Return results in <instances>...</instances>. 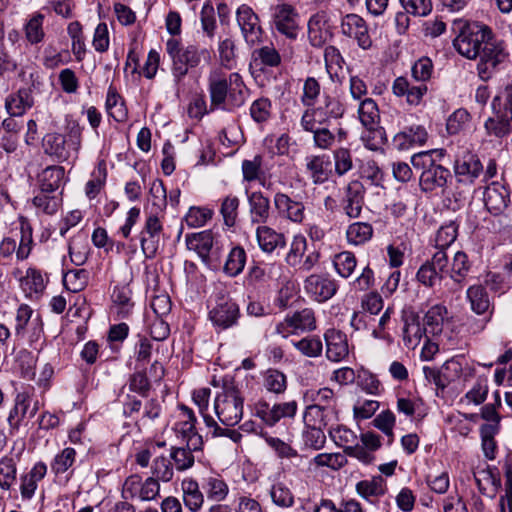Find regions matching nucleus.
<instances>
[{
    "label": "nucleus",
    "instance_id": "13d9d810",
    "mask_svg": "<svg viewBox=\"0 0 512 512\" xmlns=\"http://www.w3.org/2000/svg\"><path fill=\"white\" fill-rule=\"evenodd\" d=\"M201 449H191L187 445L185 447H172L170 456L173 459L176 469L184 471L191 468L194 464V451Z\"/></svg>",
    "mask_w": 512,
    "mask_h": 512
},
{
    "label": "nucleus",
    "instance_id": "5fc2aeb1",
    "mask_svg": "<svg viewBox=\"0 0 512 512\" xmlns=\"http://www.w3.org/2000/svg\"><path fill=\"white\" fill-rule=\"evenodd\" d=\"M89 273L85 269H74L68 271L63 277V283L67 290L80 292L88 284Z\"/></svg>",
    "mask_w": 512,
    "mask_h": 512
},
{
    "label": "nucleus",
    "instance_id": "680f3d73",
    "mask_svg": "<svg viewBox=\"0 0 512 512\" xmlns=\"http://www.w3.org/2000/svg\"><path fill=\"white\" fill-rule=\"evenodd\" d=\"M293 346L306 357H318L323 350L322 341L317 336H307L293 342Z\"/></svg>",
    "mask_w": 512,
    "mask_h": 512
},
{
    "label": "nucleus",
    "instance_id": "a18cd8bd",
    "mask_svg": "<svg viewBox=\"0 0 512 512\" xmlns=\"http://www.w3.org/2000/svg\"><path fill=\"white\" fill-rule=\"evenodd\" d=\"M44 19L45 17L43 14L36 13L25 24V38L31 45H35L43 41L45 37L43 29Z\"/></svg>",
    "mask_w": 512,
    "mask_h": 512
},
{
    "label": "nucleus",
    "instance_id": "a211bd4d",
    "mask_svg": "<svg viewBox=\"0 0 512 512\" xmlns=\"http://www.w3.org/2000/svg\"><path fill=\"white\" fill-rule=\"evenodd\" d=\"M240 316L238 305L232 300L222 299L212 309L208 317L212 324L219 329L225 330L234 326Z\"/></svg>",
    "mask_w": 512,
    "mask_h": 512
},
{
    "label": "nucleus",
    "instance_id": "f257e3e1",
    "mask_svg": "<svg viewBox=\"0 0 512 512\" xmlns=\"http://www.w3.org/2000/svg\"><path fill=\"white\" fill-rule=\"evenodd\" d=\"M208 91L210 105L204 95L196 96L189 105L190 117L200 119L205 114L215 110L234 111L244 105L247 97V87L239 73L228 76L220 68H214L208 75Z\"/></svg>",
    "mask_w": 512,
    "mask_h": 512
},
{
    "label": "nucleus",
    "instance_id": "c03bdc74",
    "mask_svg": "<svg viewBox=\"0 0 512 512\" xmlns=\"http://www.w3.org/2000/svg\"><path fill=\"white\" fill-rule=\"evenodd\" d=\"M63 178L64 169L62 167H47L40 178V191L53 194L60 187Z\"/></svg>",
    "mask_w": 512,
    "mask_h": 512
},
{
    "label": "nucleus",
    "instance_id": "0e129e2a",
    "mask_svg": "<svg viewBox=\"0 0 512 512\" xmlns=\"http://www.w3.org/2000/svg\"><path fill=\"white\" fill-rule=\"evenodd\" d=\"M458 227L454 222L441 226L435 237V245L438 250H444L454 243L457 238Z\"/></svg>",
    "mask_w": 512,
    "mask_h": 512
},
{
    "label": "nucleus",
    "instance_id": "473e14b6",
    "mask_svg": "<svg viewBox=\"0 0 512 512\" xmlns=\"http://www.w3.org/2000/svg\"><path fill=\"white\" fill-rule=\"evenodd\" d=\"M282 275V265L276 262L257 263L253 265L248 273L249 280L255 283L276 281Z\"/></svg>",
    "mask_w": 512,
    "mask_h": 512
},
{
    "label": "nucleus",
    "instance_id": "6e6552de",
    "mask_svg": "<svg viewBox=\"0 0 512 512\" xmlns=\"http://www.w3.org/2000/svg\"><path fill=\"white\" fill-rule=\"evenodd\" d=\"M329 434L336 445L343 448L346 455L354 457L364 464H370L374 460V455L363 448L354 431L346 426L338 425L329 429Z\"/></svg>",
    "mask_w": 512,
    "mask_h": 512
},
{
    "label": "nucleus",
    "instance_id": "58836bf2",
    "mask_svg": "<svg viewBox=\"0 0 512 512\" xmlns=\"http://www.w3.org/2000/svg\"><path fill=\"white\" fill-rule=\"evenodd\" d=\"M329 164L325 156H311L306 159V169L315 184L324 183L328 179Z\"/></svg>",
    "mask_w": 512,
    "mask_h": 512
},
{
    "label": "nucleus",
    "instance_id": "69168bd1",
    "mask_svg": "<svg viewBox=\"0 0 512 512\" xmlns=\"http://www.w3.org/2000/svg\"><path fill=\"white\" fill-rule=\"evenodd\" d=\"M323 18L322 15L316 14L308 22V37L311 45L314 47L322 46L327 39V32H323L321 29Z\"/></svg>",
    "mask_w": 512,
    "mask_h": 512
},
{
    "label": "nucleus",
    "instance_id": "052dcab7",
    "mask_svg": "<svg viewBox=\"0 0 512 512\" xmlns=\"http://www.w3.org/2000/svg\"><path fill=\"white\" fill-rule=\"evenodd\" d=\"M17 468L14 460L10 457L0 459V487L9 490L16 481Z\"/></svg>",
    "mask_w": 512,
    "mask_h": 512
},
{
    "label": "nucleus",
    "instance_id": "338daca9",
    "mask_svg": "<svg viewBox=\"0 0 512 512\" xmlns=\"http://www.w3.org/2000/svg\"><path fill=\"white\" fill-rule=\"evenodd\" d=\"M366 148L377 151L386 141V135L384 128L380 127L379 124L373 128H366V131L361 136Z\"/></svg>",
    "mask_w": 512,
    "mask_h": 512
},
{
    "label": "nucleus",
    "instance_id": "4468645a",
    "mask_svg": "<svg viewBox=\"0 0 512 512\" xmlns=\"http://www.w3.org/2000/svg\"><path fill=\"white\" fill-rule=\"evenodd\" d=\"M341 33L354 39L358 46L364 50L371 48L372 39L366 21L359 15L350 13L342 17L340 23Z\"/></svg>",
    "mask_w": 512,
    "mask_h": 512
},
{
    "label": "nucleus",
    "instance_id": "7ed1b4c3",
    "mask_svg": "<svg viewBox=\"0 0 512 512\" xmlns=\"http://www.w3.org/2000/svg\"><path fill=\"white\" fill-rule=\"evenodd\" d=\"M455 38L453 39L454 49L468 60H476L480 55L481 48L492 28L479 21H466L457 19L452 25Z\"/></svg>",
    "mask_w": 512,
    "mask_h": 512
},
{
    "label": "nucleus",
    "instance_id": "c9c22d12",
    "mask_svg": "<svg viewBox=\"0 0 512 512\" xmlns=\"http://www.w3.org/2000/svg\"><path fill=\"white\" fill-rule=\"evenodd\" d=\"M246 251L241 246H234L227 255L223 271L230 277L238 276L246 264Z\"/></svg>",
    "mask_w": 512,
    "mask_h": 512
},
{
    "label": "nucleus",
    "instance_id": "6ab92c4d",
    "mask_svg": "<svg viewBox=\"0 0 512 512\" xmlns=\"http://www.w3.org/2000/svg\"><path fill=\"white\" fill-rule=\"evenodd\" d=\"M402 338L405 347L415 349L425 337L426 328L420 323V317L413 310H404L402 313Z\"/></svg>",
    "mask_w": 512,
    "mask_h": 512
},
{
    "label": "nucleus",
    "instance_id": "4d7b16f0",
    "mask_svg": "<svg viewBox=\"0 0 512 512\" xmlns=\"http://www.w3.org/2000/svg\"><path fill=\"white\" fill-rule=\"evenodd\" d=\"M149 193L152 199L153 213H163L167 206V192L164 183L160 179H155L151 183Z\"/></svg>",
    "mask_w": 512,
    "mask_h": 512
},
{
    "label": "nucleus",
    "instance_id": "a19ab883",
    "mask_svg": "<svg viewBox=\"0 0 512 512\" xmlns=\"http://www.w3.org/2000/svg\"><path fill=\"white\" fill-rule=\"evenodd\" d=\"M21 288L30 298L41 294L45 289V281L40 271L29 268L21 279Z\"/></svg>",
    "mask_w": 512,
    "mask_h": 512
},
{
    "label": "nucleus",
    "instance_id": "3c124183",
    "mask_svg": "<svg viewBox=\"0 0 512 512\" xmlns=\"http://www.w3.org/2000/svg\"><path fill=\"white\" fill-rule=\"evenodd\" d=\"M240 200L235 195H227L221 203L220 214L227 227L235 226L239 214Z\"/></svg>",
    "mask_w": 512,
    "mask_h": 512
},
{
    "label": "nucleus",
    "instance_id": "cd10ccee",
    "mask_svg": "<svg viewBox=\"0 0 512 512\" xmlns=\"http://www.w3.org/2000/svg\"><path fill=\"white\" fill-rule=\"evenodd\" d=\"M250 219L253 224H264L270 217V200L262 192L255 191L248 196Z\"/></svg>",
    "mask_w": 512,
    "mask_h": 512
},
{
    "label": "nucleus",
    "instance_id": "bf43d9fd",
    "mask_svg": "<svg viewBox=\"0 0 512 512\" xmlns=\"http://www.w3.org/2000/svg\"><path fill=\"white\" fill-rule=\"evenodd\" d=\"M20 232L21 238L16 255L19 260H24L29 256L33 244L32 227L25 219L20 221Z\"/></svg>",
    "mask_w": 512,
    "mask_h": 512
},
{
    "label": "nucleus",
    "instance_id": "864d4df0",
    "mask_svg": "<svg viewBox=\"0 0 512 512\" xmlns=\"http://www.w3.org/2000/svg\"><path fill=\"white\" fill-rule=\"evenodd\" d=\"M61 198L52 193L40 191L33 198V205L41 212L47 215H53L57 212L61 205Z\"/></svg>",
    "mask_w": 512,
    "mask_h": 512
},
{
    "label": "nucleus",
    "instance_id": "2f4dec72",
    "mask_svg": "<svg viewBox=\"0 0 512 512\" xmlns=\"http://www.w3.org/2000/svg\"><path fill=\"white\" fill-rule=\"evenodd\" d=\"M32 402V392L30 390H24L16 394L14 406L8 416V422L11 427L18 428L20 422L25 417H29Z\"/></svg>",
    "mask_w": 512,
    "mask_h": 512
},
{
    "label": "nucleus",
    "instance_id": "dca6fc26",
    "mask_svg": "<svg viewBox=\"0 0 512 512\" xmlns=\"http://www.w3.org/2000/svg\"><path fill=\"white\" fill-rule=\"evenodd\" d=\"M272 11L275 29L289 39H295L298 34V15L294 7L290 4L282 3L274 6Z\"/></svg>",
    "mask_w": 512,
    "mask_h": 512
},
{
    "label": "nucleus",
    "instance_id": "e433bc0d",
    "mask_svg": "<svg viewBox=\"0 0 512 512\" xmlns=\"http://www.w3.org/2000/svg\"><path fill=\"white\" fill-rule=\"evenodd\" d=\"M511 122L510 114L502 111L494 117L488 118L484 126L489 135L503 138L511 133Z\"/></svg>",
    "mask_w": 512,
    "mask_h": 512
},
{
    "label": "nucleus",
    "instance_id": "7c9ffc66",
    "mask_svg": "<svg viewBox=\"0 0 512 512\" xmlns=\"http://www.w3.org/2000/svg\"><path fill=\"white\" fill-rule=\"evenodd\" d=\"M33 104L31 91L26 88H21L16 93L10 94L5 100L6 111L13 117L22 116Z\"/></svg>",
    "mask_w": 512,
    "mask_h": 512
},
{
    "label": "nucleus",
    "instance_id": "b1692460",
    "mask_svg": "<svg viewBox=\"0 0 512 512\" xmlns=\"http://www.w3.org/2000/svg\"><path fill=\"white\" fill-rule=\"evenodd\" d=\"M392 91L398 97L405 96L409 105L417 106L427 93V85L425 83L412 85L405 77H397L393 82Z\"/></svg>",
    "mask_w": 512,
    "mask_h": 512
},
{
    "label": "nucleus",
    "instance_id": "f03ea898",
    "mask_svg": "<svg viewBox=\"0 0 512 512\" xmlns=\"http://www.w3.org/2000/svg\"><path fill=\"white\" fill-rule=\"evenodd\" d=\"M444 157L443 149H434L414 154L411 163L416 170H421L419 187L424 193L444 191L452 179L449 169L437 163Z\"/></svg>",
    "mask_w": 512,
    "mask_h": 512
},
{
    "label": "nucleus",
    "instance_id": "79ce46f5",
    "mask_svg": "<svg viewBox=\"0 0 512 512\" xmlns=\"http://www.w3.org/2000/svg\"><path fill=\"white\" fill-rule=\"evenodd\" d=\"M358 117L365 128L377 126L380 121V113L376 102L371 98L362 100L358 108Z\"/></svg>",
    "mask_w": 512,
    "mask_h": 512
},
{
    "label": "nucleus",
    "instance_id": "20e7f679",
    "mask_svg": "<svg viewBox=\"0 0 512 512\" xmlns=\"http://www.w3.org/2000/svg\"><path fill=\"white\" fill-rule=\"evenodd\" d=\"M165 49L172 62L171 72L176 83L185 78L189 69L199 66L202 56H209L206 49H199L193 44L184 47L176 38H169Z\"/></svg>",
    "mask_w": 512,
    "mask_h": 512
},
{
    "label": "nucleus",
    "instance_id": "a878e982",
    "mask_svg": "<svg viewBox=\"0 0 512 512\" xmlns=\"http://www.w3.org/2000/svg\"><path fill=\"white\" fill-rule=\"evenodd\" d=\"M334 416V407L312 404L306 407L303 421L306 428L327 427Z\"/></svg>",
    "mask_w": 512,
    "mask_h": 512
},
{
    "label": "nucleus",
    "instance_id": "c756f323",
    "mask_svg": "<svg viewBox=\"0 0 512 512\" xmlns=\"http://www.w3.org/2000/svg\"><path fill=\"white\" fill-rule=\"evenodd\" d=\"M256 238L260 249L265 253H272L277 248L286 245L285 236L269 226L261 225L256 229Z\"/></svg>",
    "mask_w": 512,
    "mask_h": 512
},
{
    "label": "nucleus",
    "instance_id": "de8ad7c7",
    "mask_svg": "<svg viewBox=\"0 0 512 512\" xmlns=\"http://www.w3.org/2000/svg\"><path fill=\"white\" fill-rule=\"evenodd\" d=\"M467 298L471 304V309L477 314L485 313L490 306L488 294L482 285L469 287Z\"/></svg>",
    "mask_w": 512,
    "mask_h": 512
},
{
    "label": "nucleus",
    "instance_id": "c85d7f7f",
    "mask_svg": "<svg viewBox=\"0 0 512 512\" xmlns=\"http://www.w3.org/2000/svg\"><path fill=\"white\" fill-rule=\"evenodd\" d=\"M183 502L191 512H198L204 504V492L199 482L186 478L181 483Z\"/></svg>",
    "mask_w": 512,
    "mask_h": 512
},
{
    "label": "nucleus",
    "instance_id": "9b49d317",
    "mask_svg": "<svg viewBox=\"0 0 512 512\" xmlns=\"http://www.w3.org/2000/svg\"><path fill=\"white\" fill-rule=\"evenodd\" d=\"M298 404L295 400L276 403L270 406L264 400H259L254 405V414L266 425L274 426L282 418H293L296 415Z\"/></svg>",
    "mask_w": 512,
    "mask_h": 512
},
{
    "label": "nucleus",
    "instance_id": "ddd939ff",
    "mask_svg": "<svg viewBox=\"0 0 512 512\" xmlns=\"http://www.w3.org/2000/svg\"><path fill=\"white\" fill-rule=\"evenodd\" d=\"M180 420L175 424L174 430L176 436L180 438L191 449H202L203 436L196 431V416L194 412L182 405L180 407Z\"/></svg>",
    "mask_w": 512,
    "mask_h": 512
},
{
    "label": "nucleus",
    "instance_id": "8fccbe9b",
    "mask_svg": "<svg viewBox=\"0 0 512 512\" xmlns=\"http://www.w3.org/2000/svg\"><path fill=\"white\" fill-rule=\"evenodd\" d=\"M112 301L120 318H127L131 314L134 304L131 301V292L128 288L116 287L112 294Z\"/></svg>",
    "mask_w": 512,
    "mask_h": 512
},
{
    "label": "nucleus",
    "instance_id": "0eeeda50",
    "mask_svg": "<svg viewBox=\"0 0 512 512\" xmlns=\"http://www.w3.org/2000/svg\"><path fill=\"white\" fill-rule=\"evenodd\" d=\"M510 194L506 187L493 182L484 191V203L487 210L499 216V223L505 230H512V209L507 210Z\"/></svg>",
    "mask_w": 512,
    "mask_h": 512
},
{
    "label": "nucleus",
    "instance_id": "aec40b11",
    "mask_svg": "<svg viewBox=\"0 0 512 512\" xmlns=\"http://www.w3.org/2000/svg\"><path fill=\"white\" fill-rule=\"evenodd\" d=\"M482 171L483 165L474 154L465 153L455 160L454 173L460 183L472 184Z\"/></svg>",
    "mask_w": 512,
    "mask_h": 512
},
{
    "label": "nucleus",
    "instance_id": "9d476101",
    "mask_svg": "<svg viewBox=\"0 0 512 512\" xmlns=\"http://www.w3.org/2000/svg\"><path fill=\"white\" fill-rule=\"evenodd\" d=\"M185 242L187 249L196 252L206 265L211 264L212 257L218 259L220 256L219 247L211 230L188 234Z\"/></svg>",
    "mask_w": 512,
    "mask_h": 512
},
{
    "label": "nucleus",
    "instance_id": "4c0bfd02",
    "mask_svg": "<svg viewBox=\"0 0 512 512\" xmlns=\"http://www.w3.org/2000/svg\"><path fill=\"white\" fill-rule=\"evenodd\" d=\"M319 110V123H327L332 119H340L345 112L344 105L341 101L335 97L330 95H325L323 99V104L317 107Z\"/></svg>",
    "mask_w": 512,
    "mask_h": 512
},
{
    "label": "nucleus",
    "instance_id": "72a5a7b5",
    "mask_svg": "<svg viewBox=\"0 0 512 512\" xmlns=\"http://www.w3.org/2000/svg\"><path fill=\"white\" fill-rule=\"evenodd\" d=\"M356 492L367 502L375 504L376 499L385 495L386 486L381 476L374 477L371 480H362L356 484Z\"/></svg>",
    "mask_w": 512,
    "mask_h": 512
},
{
    "label": "nucleus",
    "instance_id": "39448f33",
    "mask_svg": "<svg viewBox=\"0 0 512 512\" xmlns=\"http://www.w3.org/2000/svg\"><path fill=\"white\" fill-rule=\"evenodd\" d=\"M488 38L489 40H486L483 44L477 58L479 59L477 72L484 81L491 79L510 59V51L506 41L497 37L493 30Z\"/></svg>",
    "mask_w": 512,
    "mask_h": 512
},
{
    "label": "nucleus",
    "instance_id": "37998d69",
    "mask_svg": "<svg viewBox=\"0 0 512 512\" xmlns=\"http://www.w3.org/2000/svg\"><path fill=\"white\" fill-rule=\"evenodd\" d=\"M373 236V227L367 222H355L348 226L346 238L349 244L363 245Z\"/></svg>",
    "mask_w": 512,
    "mask_h": 512
},
{
    "label": "nucleus",
    "instance_id": "e2e57ef3",
    "mask_svg": "<svg viewBox=\"0 0 512 512\" xmlns=\"http://www.w3.org/2000/svg\"><path fill=\"white\" fill-rule=\"evenodd\" d=\"M308 249L307 240L303 235H295L293 237L290 250L286 256V262L292 266L296 267L300 264L302 257L305 255Z\"/></svg>",
    "mask_w": 512,
    "mask_h": 512
},
{
    "label": "nucleus",
    "instance_id": "4be33fe9",
    "mask_svg": "<svg viewBox=\"0 0 512 512\" xmlns=\"http://www.w3.org/2000/svg\"><path fill=\"white\" fill-rule=\"evenodd\" d=\"M326 356L330 361L340 362L349 355L347 336L340 330L328 329L324 333Z\"/></svg>",
    "mask_w": 512,
    "mask_h": 512
},
{
    "label": "nucleus",
    "instance_id": "f3484780",
    "mask_svg": "<svg viewBox=\"0 0 512 512\" xmlns=\"http://www.w3.org/2000/svg\"><path fill=\"white\" fill-rule=\"evenodd\" d=\"M236 16L245 41L251 45L259 42L262 28L259 24V18L253 9L248 5H241L237 9Z\"/></svg>",
    "mask_w": 512,
    "mask_h": 512
},
{
    "label": "nucleus",
    "instance_id": "f8f14e48",
    "mask_svg": "<svg viewBox=\"0 0 512 512\" xmlns=\"http://www.w3.org/2000/svg\"><path fill=\"white\" fill-rule=\"evenodd\" d=\"M73 147H66V140L62 134L48 133L43 138V148L46 154L55 157L59 161L67 160L70 157V151L75 153L80 149L81 133L79 129H73L70 133Z\"/></svg>",
    "mask_w": 512,
    "mask_h": 512
},
{
    "label": "nucleus",
    "instance_id": "f704fd0d",
    "mask_svg": "<svg viewBox=\"0 0 512 512\" xmlns=\"http://www.w3.org/2000/svg\"><path fill=\"white\" fill-rule=\"evenodd\" d=\"M105 106L108 114L116 122H125L127 120L128 110L124 99L113 85H110L108 88Z\"/></svg>",
    "mask_w": 512,
    "mask_h": 512
},
{
    "label": "nucleus",
    "instance_id": "774afa93",
    "mask_svg": "<svg viewBox=\"0 0 512 512\" xmlns=\"http://www.w3.org/2000/svg\"><path fill=\"white\" fill-rule=\"evenodd\" d=\"M151 470L152 477L156 478L157 481L169 482L174 475L173 467L169 459L164 456L156 457L153 460Z\"/></svg>",
    "mask_w": 512,
    "mask_h": 512
},
{
    "label": "nucleus",
    "instance_id": "ea45409f",
    "mask_svg": "<svg viewBox=\"0 0 512 512\" xmlns=\"http://www.w3.org/2000/svg\"><path fill=\"white\" fill-rule=\"evenodd\" d=\"M446 316L447 309L445 306L440 304L432 306L424 316L426 330L433 335L441 333Z\"/></svg>",
    "mask_w": 512,
    "mask_h": 512
},
{
    "label": "nucleus",
    "instance_id": "bb28decb",
    "mask_svg": "<svg viewBox=\"0 0 512 512\" xmlns=\"http://www.w3.org/2000/svg\"><path fill=\"white\" fill-rule=\"evenodd\" d=\"M428 138L427 130L422 125H412L404 128L394 136V143L399 150H406L411 145H423Z\"/></svg>",
    "mask_w": 512,
    "mask_h": 512
},
{
    "label": "nucleus",
    "instance_id": "603ef678",
    "mask_svg": "<svg viewBox=\"0 0 512 512\" xmlns=\"http://www.w3.org/2000/svg\"><path fill=\"white\" fill-rule=\"evenodd\" d=\"M498 432L496 425H481L480 427L481 446L484 456L488 460H494L496 457L497 443L494 437Z\"/></svg>",
    "mask_w": 512,
    "mask_h": 512
},
{
    "label": "nucleus",
    "instance_id": "412c9836",
    "mask_svg": "<svg viewBox=\"0 0 512 512\" xmlns=\"http://www.w3.org/2000/svg\"><path fill=\"white\" fill-rule=\"evenodd\" d=\"M274 206L280 217L294 223H301L305 218V206L301 201L290 198L287 194L278 192L274 195Z\"/></svg>",
    "mask_w": 512,
    "mask_h": 512
},
{
    "label": "nucleus",
    "instance_id": "423d86ee",
    "mask_svg": "<svg viewBox=\"0 0 512 512\" xmlns=\"http://www.w3.org/2000/svg\"><path fill=\"white\" fill-rule=\"evenodd\" d=\"M244 398L232 383H224L214 400V410L219 421L225 426H235L243 416Z\"/></svg>",
    "mask_w": 512,
    "mask_h": 512
},
{
    "label": "nucleus",
    "instance_id": "09e8293b",
    "mask_svg": "<svg viewBox=\"0 0 512 512\" xmlns=\"http://www.w3.org/2000/svg\"><path fill=\"white\" fill-rule=\"evenodd\" d=\"M263 386L274 394H282L287 388L286 375L277 369H268L263 374Z\"/></svg>",
    "mask_w": 512,
    "mask_h": 512
},
{
    "label": "nucleus",
    "instance_id": "393cba45",
    "mask_svg": "<svg viewBox=\"0 0 512 512\" xmlns=\"http://www.w3.org/2000/svg\"><path fill=\"white\" fill-rule=\"evenodd\" d=\"M364 204V187L359 181H352L346 188L344 211L350 218L360 216Z\"/></svg>",
    "mask_w": 512,
    "mask_h": 512
},
{
    "label": "nucleus",
    "instance_id": "2eb2a0df",
    "mask_svg": "<svg viewBox=\"0 0 512 512\" xmlns=\"http://www.w3.org/2000/svg\"><path fill=\"white\" fill-rule=\"evenodd\" d=\"M337 289L338 285L335 280L324 274H311L304 281L305 292L319 303L331 299Z\"/></svg>",
    "mask_w": 512,
    "mask_h": 512
},
{
    "label": "nucleus",
    "instance_id": "5701e85b",
    "mask_svg": "<svg viewBox=\"0 0 512 512\" xmlns=\"http://www.w3.org/2000/svg\"><path fill=\"white\" fill-rule=\"evenodd\" d=\"M201 489L209 501L221 502L229 492V487L221 475L209 472L200 480Z\"/></svg>",
    "mask_w": 512,
    "mask_h": 512
},
{
    "label": "nucleus",
    "instance_id": "6e6d98bb",
    "mask_svg": "<svg viewBox=\"0 0 512 512\" xmlns=\"http://www.w3.org/2000/svg\"><path fill=\"white\" fill-rule=\"evenodd\" d=\"M286 321L289 326L295 329L311 331L316 328L314 312L308 308L295 312Z\"/></svg>",
    "mask_w": 512,
    "mask_h": 512
},
{
    "label": "nucleus",
    "instance_id": "49530a36",
    "mask_svg": "<svg viewBox=\"0 0 512 512\" xmlns=\"http://www.w3.org/2000/svg\"><path fill=\"white\" fill-rule=\"evenodd\" d=\"M470 270V263L467 255L458 251L455 253L451 264L448 263V277L454 282L461 283Z\"/></svg>",
    "mask_w": 512,
    "mask_h": 512
},
{
    "label": "nucleus",
    "instance_id": "1a4fd4ad",
    "mask_svg": "<svg viewBox=\"0 0 512 512\" xmlns=\"http://www.w3.org/2000/svg\"><path fill=\"white\" fill-rule=\"evenodd\" d=\"M418 281L426 287L439 285L448 276V255L444 250H437L422 264L417 272Z\"/></svg>",
    "mask_w": 512,
    "mask_h": 512
}]
</instances>
